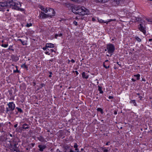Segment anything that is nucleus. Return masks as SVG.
Segmentation results:
<instances>
[{
	"instance_id": "64",
	"label": "nucleus",
	"mask_w": 152,
	"mask_h": 152,
	"mask_svg": "<svg viewBox=\"0 0 152 152\" xmlns=\"http://www.w3.org/2000/svg\"><path fill=\"white\" fill-rule=\"evenodd\" d=\"M1 42H2V43H3V42H4V41H3V40H2V41H1Z\"/></svg>"
},
{
	"instance_id": "61",
	"label": "nucleus",
	"mask_w": 152,
	"mask_h": 152,
	"mask_svg": "<svg viewBox=\"0 0 152 152\" xmlns=\"http://www.w3.org/2000/svg\"><path fill=\"white\" fill-rule=\"evenodd\" d=\"M107 61H108V60H106V61H105V62H107Z\"/></svg>"
},
{
	"instance_id": "54",
	"label": "nucleus",
	"mask_w": 152,
	"mask_h": 152,
	"mask_svg": "<svg viewBox=\"0 0 152 152\" xmlns=\"http://www.w3.org/2000/svg\"><path fill=\"white\" fill-rule=\"evenodd\" d=\"M50 50L52 52H53L54 51V50L52 49H50Z\"/></svg>"
},
{
	"instance_id": "14",
	"label": "nucleus",
	"mask_w": 152,
	"mask_h": 152,
	"mask_svg": "<svg viewBox=\"0 0 152 152\" xmlns=\"http://www.w3.org/2000/svg\"><path fill=\"white\" fill-rule=\"evenodd\" d=\"M78 145L76 143H75L74 146V147L75 148V151L77 152H79V150L77 148L78 147Z\"/></svg>"
},
{
	"instance_id": "36",
	"label": "nucleus",
	"mask_w": 152,
	"mask_h": 152,
	"mask_svg": "<svg viewBox=\"0 0 152 152\" xmlns=\"http://www.w3.org/2000/svg\"><path fill=\"white\" fill-rule=\"evenodd\" d=\"M113 20H112V19H110V20H108V21H107V23H107H107H108V22H111V21H113Z\"/></svg>"
},
{
	"instance_id": "12",
	"label": "nucleus",
	"mask_w": 152,
	"mask_h": 152,
	"mask_svg": "<svg viewBox=\"0 0 152 152\" xmlns=\"http://www.w3.org/2000/svg\"><path fill=\"white\" fill-rule=\"evenodd\" d=\"M54 47V45L52 43H47L46 44V47L53 48Z\"/></svg>"
},
{
	"instance_id": "23",
	"label": "nucleus",
	"mask_w": 152,
	"mask_h": 152,
	"mask_svg": "<svg viewBox=\"0 0 152 152\" xmlns=\"http://www.w3.org/2000/svg\"><path fill=\"white\" fill-rule=\"evenodd\" d=\"M16 108L18 110V112H20V113H22L23 112V111H22V110L21 108H18V107H17Z\"/></svg>"
},
{
	"instance_id": "60",
	"label": "nucleus",
	"mask_w": 152,
	"mask_h": 152,
	"mask_svg": "<svg viewBox=\"0 0 152 152\" xmlns=\"http://www.w3.org/2000/svg\"><path fill=\"white\" fill-rule=\"evenodd\" d=\"M81 151H83V148H82L81 149Z\"/></svg>"
},
{
	"instance_id": "26",
	"label": "nucleus",
	"mask_w": 152,
	"mask_h": 152,
	"mask_svg": "<svg viewBox=\"0 0 152 152\" xmlns=\"http://www.w3.org/2000/svg\"><path fill=\"white\" fill-rule=\"evenodd\" d=\"M135 39L139 42H140L141 40L138 37H136Z\"/></svg>"
},
{
	"instance_id": "18",
	"label": "nucleus",
	"mask_w": 152,
	"mask_h": 152,
	"mask_svg": "<svg viewBox=\"0 0 152 152\" xmlns=\"http://www.w3.org/2000/svg\"><path fill=\"white\" fill-rule=\"evenodd\" d=\"M98 21L100 23H106L107 21H105L104 20H102L101 19H98Z\"/></svg>"
},
{
	"instance_id": "47",
	"label": "nucleus",
	"mask_w": 152,
	"mask_h": 152,
	"mask_svg": "<svg viewBox=\"0 0 152 152\" xmlns=\"http://www.w3.org/2000/svg\"><path fill=\"white\" fill-rule=\"evenodd\" d=\"M132 80L133 82H135L136 81V80L133 78H132Z\"/></svg>"
},
{
	"instance_id": "63",
	"label": "nucleus",
	"mask_w": 152,
	"mask_h": 152,
	"mask_svg": "<svg viewBox=\"0 0 152 152\" xmlns=\"http://www.w3.org/2000/svg\"><path fill=\"white\" fill-rule=\"evenodd\" d=\"M7 11H9V9H7Z\"/></svg>"
},
{
	"instance_id": "3",
	"label": "nucleus",
	"mask_w": 152,
	"mask_h": 152,
	"mask_svg": "<svg viewBox=\"0 0 152 152\" xmlns=\"http://www.w3.org/2000/svg\"><path fill=\"white\" fill-rule=\"evenodd\" d=\"M72 11L75 13L82 16L87 14L88 12V10L84 7H77L76 9L73 10Z\"/></svg>"
},
{
	"instance_id": "43",
	"label": "nucleus",
	"mask_w": 152,
	"mask_h": 152,
	"mask_svg": "<svg viewBox=\"0 0 152 152\" xmlns=\"http://www.w3.org/2000/svg\"><path fill=\"white\" fill-rule=\"evenodd\" d=\"M18 126V124H15L14 126V127L15 128H16Z\"/></svg>"
},
{
	"instance_id": "49",
	"label": "nucleus",
	"mask_w": 152,
	"mask_h": 152,
	"mask_svg": "<svg viewBox=\"0 0 152 152\" xmlns=\"http://www.w3.org/2000/svg\"><path fill=\"white\" fill-rule=\"evenodd\" d=\"M114 114L115 115H116L117 114V112L116 111H115L114 112Z\"/></svg>"
},
{
	"instance_id": "42",
	"label": "nucleus",
	"mask_w": 152,
	"mask_h": 152,
	"mask_svg": "<svg viewBox=\"0 0 152 152\" xmlns=\"http://www.w3.org/2000/svg\"><path fill=\"white\" fill-rule=\"evenodd\" d=\"M7 1H18L17 0H7Z\"/></svg>"
},
{
	"instance_id": "31",
	"label": "nucleus",
	"mask_w": 152,
	"mask_h": 152,
	"mask_svg": "<svg viewBox=\"0 0 152 152\" xmlns=\"http://www.w3.org/2000/svg\"><path fill=\"white\" fill-rule=\"evenodd\" d=\"M45 53L46 54H47L48 55H50V53L49 52V51H47V50H46V51L45 52Z\"/></svg>"
},
{
	"instance_id": "30",
	"label": "nucleus",
	"mask_w": 152,
	"mask_h": 152,
	"mask_svg": "<svg viewBox=\"0 0 152 152\" xmlns=\"http://www.w3.org/2000/svg\"><path fill=\"white\" fill-rule=\"evenodd\" d=\"M4 140V137L2 136H0V141H3Z\"/></svg>"
},
{
	"instance_id": "17",
	"label": "nucleus",
	"mask_w": 152,
	"mask_h": 152,
	"mask_svg": "<svg viewBox=\"0 0 152 152\" xmlns=\"http://www.w3.org/2000/svg\"><path fill=\"white\" fill-rule=\"evenodd\" d=\"M62 34L61 33H60L58 34H56L55 35V37L57 39L58 37H61L62 36Z\"/></svg>"
},
{
	"instance_id": "52",
	"label": "nucleus",
	"mask_w": 152,
	"mask_h": 152,
	"mask_svg": "<svg viewBox=\"0 0 152 152\" xmlns=\"http://www.w3.org/2000/svg\"><path fill=\"white\" fill-rule=\"evenodd\" d=\"M95 20V19L94 18H92V20L93 21H94Z\"/></svg>"
},
{
	"instance_id": "5",
	"label": "nucleus",
	"mask_w": 152,
	"mask_h": 152,
	"mask_svg": "<svg viewBox=\"0 0 152 152\" xmlns=\"http://www.w3.org/2000/svg\"><path fill=\"white\" fill-rule=\"evenodd\" d=\"M106 48L108 50V52L111 55L113 53L115 50V47L113 44H109L106 46Z\"/></svg>"
},
{
	"instance_id": "38",
	"label": "nucleus",
	"mask_w": 152,
	"mask_h": 152,
	"mask_svg": "<svg viewBox=\"0 0 152 152\" xmlns=\"http://www.w3.org/2000/svg\"><path fill=\"white\" fill-rule=\"evenodd\" d=\"M14 72H19V71L17 69V70H14Z\"/></svg>"
},
{
	"instance_id": "29",
	"label": "nucleus",
	"mask_w": 152,
	"mask_h": 152,
	"mask_svg": "<svg viewBox=\"0 0 152 152\" xmlns=\"http://www.w3.org/2000/svg\"><path fill=\"white\" fill-rule=\"evenodd\" d=\"M99 0V1H100L101 2H104V3H105L106 2H107L108 1V0Z\"/></svg>"
},
{
	"instance_id": "57",
	"label": "nucleus",
	"mask_w": 152,
	"mask_h": 152,
	"mask_svg": "<svg viewBox=\"0 0 152 152\" xmlns=\"http://www.w3.org/2000/svg\"><path fill=\"white\" fill-rule=\"evenodd\" d=\"M137 95L138 96H140V94H139V93H137Z\"/></svg>"
},
{
	"instance_id": "21",
	"label": "nucleus",
	"mask_w": 152,
	"mask_h": 152,
	"mask_svg": "<svg viewBox=\"0 0 152 152\" xmlns=\"http://www.w3.org/2000/svg\"><path fill=\"white\" fill-rule=\"evenodd\" d=\"M21 67L24 68L26 69L27 70L28 69V67L25 64H23L21 66Z\"/></svg>"
},
{
	"instance_id": "8",
	"label": "nucleus",
	"mask_w": 152,
	"mask_h": 152,
	"mask_svg": "<svg viewBox=\"0 0 152 152\" xmlns=\"http://www.w3.org/2000/svg\"><path fill=\"white\" fill-rule=\"evenodd\" d=\"M17 144H14L13 145H11L10 149L13 151H16L17 152L18 148L17 147Z\"/></svg>"
},
{
	"instance_id": "50",
	"label": "nucleus",
	"mask_w": 152,
	"mask_h": 152,
	"mask_svg": "<svg viewBox=\"0 0 152 152\" xmlns=\"http://www.w3.org/2000/svg\"><path fill=\"white\" fill-rule=\"evenodd\" d=\"M44 85V84L43 83H42L41 84V86L42 87Z\"/></svg>"
},
{
	"instance_id": "37",
	"label": "nucleus",
	"mask_w": 152,
	"mask_h": 152,
	"mask_svg": "<svg viewBox=\"0 0 152 152\" xmlns=\"http://www.w3.org/2000/svg\"><path fill=\"white\" fill-rule=\"evenodd\" d=\"M109 99H112L113 98V97L112 96H109L108 97Z\"/></svg>"
},
{
	"instance_id": "2",
	"label": "nucleus",
	"mask_w": 152,
	"mask_h": 152,
	"mask_svg": "<svg viewBox=\"0 0 152 152\" xmlns=\"http://www.w3.org/2000/svg\"><path fill=\"white\" fill-rule=\"evenodd\" d=\"M144 20H142L141 21V23H140L138 26V28L139 30L143 32V33L145 34L146 33L145 30V20H146L147 22H152V19L150 18H145Z\"/></svg>"
},
{
	"instance_id": "46",
	"label": "nucleus",
	"mask_w": 152,
	"mask_h": 152,
	"mask_svg": "<svg viewBox=\"0 0 152 152\" xmlns=\"http://www.w3.org/2000/svg\"><path fill=\"white\" fill-rule=\"evenodd\" d=\"M110 143V142H107L106 143V145H109V143Z\"/></svg>"
},
{
	"instance_id": "7",
	"label": "nucleus",
	"mask_w": 152,
	"mask_h": 152,
	"mask_svg": "<svg viewBox=\"0 0 152 152\" xmlns=\"http://www.w3.org/2000/svg\"><path fill=\"white\" fill-rule=\"evenodd\" d=\"M8 4L7 3V0L4 2H0V8L1 9L3 8L6 7H8Z\"/></svg>"
},
{
	"instance_id": "1",
	"label": "nucleus",
	"mask_w": 152,
	"mask_h": 152,
	"mask_svg": "<svg viewBox=\"0 0 152 152\" xmlns=\"http://www.w3.org/2000/svg\"><path fill=\"white\" fill-rule=\"evenodd\" d=\"M8 6L12 9L18 10H20L23 11L24 10L23 9L20 8L21 6L20 3L18 1H7Z\"/></svg>"
},
{
	"instance_id": "25",
	"label": "nucleus",
	"mask_w": 152,
	"mask_h": 152,
	"mask_svg": "<svg viewBox=\"0 0 152 152\" xmlns=\"http://www.w3.org/2000/svg\"><path fill=\"white\" fill-rule=\"evenodd\" d=\"M97 110L98 111H100L102 113L103 112V110H102L100 108H98L97 109Z\"/></svg>"
},
{
	"instance_id": "48",
	"label": "nucleus",
	"mask_w": 152,
	"mask_h": 152,
	"mask_svg": "<svg viewBox=\"0 0 152 152\" xmlns=\"http://www.w3.org/2000/svg\"><path fill=\"white\" fill-rule=\"evenodd\" d=\"M136 20L137 21H139L140 20V18H136Z\"/></svg>"
},
{
	"instance_id": "62",
	"label": "nucleus",
	"mask_w": 152,
	"mask_h": 152,
	"mask_svg": "<svg viewBox=\"0 0 152 152\" xmlns=\"http://www.w3.org/2000/svg\"><path fill=\"white\" fill-rule=\"evenodd\" d=\"M10 46L9 48L8 49L9 50H10Z\"/></svg>"
},
{
	"instance_id": "44",
	"label": "nucleus",
	"mask_w": 152,
	"mask_h": 152,
	"mask_svg": "<svg viewBox=\"0 0 152 152\" xmlns=\"http://www.w3.org/2000/svg\"><path fill=\"white\" fill-rule=\"evenodd\" d=\"M75 72L76 73V75H78L79 74V73H78V72L77 71H75Z\"/></svg>"
},
{
	"instance_id": "34",
	"label": "nucleus",
	"mask_w": 152,
	"mask_h": 152,
	"mask_svg": "<svg viewBox=\"0 0 152 152\" xmlns=\"http://www.w3.org/2000/svg\"><path fill=\"white\" fill-rule=\"evenodd\" d=\"M73 23L75 25V26H77V23L76 21H74L73 22Z\"/></svg>"
},
{
	"instance_id": "19",
	"label": "nucleus",
	"mask_w": 152,
	"mask_h": 152,
	"mask_svg": "<svg viewBox=\"0 0 152 152\" xmlns=\"http://www.w3.org/2000/svg\"><path fill=\"white\" fill-rule=\"evenodd\" d=\"M17 41H20L21 42L22 44L23 45H26V43H25V42L24 41H23L22 40H21V39H17Z\"/></svg>"
},
{
	"instance_id": "35",
	"label": "nucleus",
	"mask_w": 152,
	"mask_h": 152,
	"mask_svg": "<svg viewBox=\"0 0 152 152\" xmlns=\"http://www.w3.org/2000/svg\"><path fill=\"white\" fill-rule=\"evenodd\" d=\"M47 48H48V47H46V45L45 47H43L42 48V49H43V50H45L47 49Z\"/></svg>"
},
{
	"instance_id": "24",
	"label": "nucleus",
	"mask_w": 152,
	"mask_h": 152,
	"mask_svg": "<svg viewBox=\"0 0 152 152\" xmlns=\"http://www.w3.org/2000/svg\"><path fill=\"white\" fill-rule=\"evenodd\" d=\"M8 44H2L1 45V46L2 47H4V48H7V47H8Z\"/></svg>"
},
{
	"instance_id": "32",
	"label": "nucleus",
	"mask_w": 152,
	"mask_h": 152,
	"mask_svg": "<svg viewBox=\"0 0 152 152\" xmlns=\"http://www.w3.org/2000/svg\"><path fill=\"white\" fill-rule=\"evenodd\" d=\"M49 74H50V75H49V77H52L51 75L52 74V73L51 72H49Z\"/></svg>"
},
{
	"instance_id": "55",
	"label": "nucleus",
	"mask_w": 152,
	"mask_h": 152,
	"mask_svg": "<svg viewBox=\"0 0 152 152\" xmlns=\"http://www.w3.org/2000/svg\"><path fill=\"white\" fill-rule=\"evenodd\" d=\"M74 152V151L72 150V149H70V152Z\"/></svg>"
},
{
	"instance_id": "9",
	"label": "nucleus",
	"mask_w": 152,
	"mask_h": 152,
	"mask_svg": "<svg viewBox=\"0 0 152 152\" xmlns=\"http://www.w3.org/2000/svg\"><path fill=\"white\" fill-rule=\"evenodd\" d=\"M38 147L39 148V151H42L43 150L46 148V146L44 145H39L38 146Z\"/></svg>"
},
{
	"instance_id": "56",
	"label": "nucleus",
	"mask_w": 152,
	"mask_h": 152,
	"mask_svg": "<svg viewBox=\"0 0 152 152\" xmlns=\"http://www.w3.org/2000/svg\"><path fill=\"white\" fill-rule=\"evenodd\" d=\"M104 51H108V50H107V48H106V49H105Z\"/></svg>"
},
{
	"instance_id": "10",
	"label": "nucleus",
	"mask_w": 152,
	"mask_h": 152,
	"mask_svg": "<svg viewBox=\"0 0 152 152\" xmlns=\"http://www.w3.org/2000/svg\"><path fill=\"white\" fill-rule=\"evenodd\" d=\"M121 0H113L112 2L113 5L114 6L118 5L120 3Z\"/></svg>"
},
{
	"instance_id": "41",
	"label": "nucleus",
	"mask_w": 152,
	"mask_h": 152,
	"mask_svg": "<svg viewBox=\"0 0 152 152\" xmlns=\"http://www.w3.org/2000/svg\"><path fill=\"white\" fill-rule=\"evenodd\" d=\"M142 96H139V98L141 100L142 99Z\"/></svg>"
},
{
	"instance_id": "4",
	"label": "nucleus",
	"mask_w": 152,
	"mask_h": 152,
	"mask_svg": "<svg viewBox=\"0 0 152 152\" xmlns=\"http://www.w3.org/2000/svg\"><path fill=\"white\" fill-rule=\"evenodd\" d=\"M8 107L6 108V113H8L9 112L12 111L15 107V104L13 102H10L7 104Z\"/></svg>"
},
{
	"instance_id": "27",
	"label": "nucleus",
	"mask_w": 152,
	"mask_h": 152,
	"mask_svg": "<svg viewBox=\"0 0 152 152\" xmlns=\"http://www.w3.org/2000/svg\"><path fill=\"white\" fill-rule=\"evenodd\" d=\"M42 10L43 11L45 12L46 13V11H47L48 10H47V9L46 8H43V7H42Z\"/></svg>"
},
{
	"instance_id": "58",
	"label": "nucleus",
	"mask_w": 152,
	"mask_h": 152,
	"mask_svg": "<svg viewBox=\"0 0 152 152\" xmlns=\"http://www.w3.org/2000/svg\"><path fill=\"white\" fill-rule=\"evenodd\" d=\"M10 136L11 137H12V135L11 134H10Z\"/></svg>"
},
{
	"instance_id": "20",
	"label": "nucleus",
	"mask_w": 152,
	"mask_h": 152,
	"mask_svg": "<svg viewBox=\"0 0 152 152\" xmlns=\"http://www.w3.org/2000/svg\"><path fill=\"white\" fill-rule=\"evenodd\" d=\"M130 102L133 104L135 106H137V104L135 102V100H131Z\"/></svg>"
},
{
	"instance_id": "45",
	"label": "nucleus",
	"mask_w": 152,
	"mask_h": 152,
	"mask_svg": "<svg viewBox=\"0 0 152 152\" xmlns=\"http://www.w3.org/2000/svg\"><path fill=\"white\" fill-rule=\"evenodd\" d=\"M56 152H62L61 151H60V150L58 149L56 150Z\"/></svg>"
},
{
	"instance_id": "53",
	"label": "nucleus",
	"mask_w": 152,
	"mask_h": 152,
	"mask_svg": "<svg viewBox=\"0 0 152 152\" xmlns=\"http://www.w3.org/2000/svg\"><path fill=\"white\" fill-rule=\"evenodd\" d=\"M142 81H145V79H143V78H142Z\"/></svg>"
},
{
	"instance_id": "6",
	"label": "nucleus",
	"mask_w": 152,
	"mask_h": 152,
	"mask_svg": "<svg viewBox=\"0 0 152 152\" xmlns=\"http://www.w3.org/2000/svg\"><path fill=\"white\" fill-rule=\"evenodd\" d=\"M46 13H47V15L48 17L51 18L52 16L55 15V12L53 9L50 8L46 11Z\"/></svg>"
},
{
	"instance_id": "28",
	"label": "nucleus",
	"mask_w": 152,
	"mask_h": 152,
	"mask_svg": "<svg viewBox=\"0 0 152 152\" xmlns=\"http://www.w3.org/2000/svg\"><path fill=\"white\" fill-rule=\"evenodd\" d=\"M32 23H28L26 25V26L27 27H29L30 26H32Z\"/></svg>"
},
{
	"instance_id": "59",
	"label": "nucleus",
	"mask_w": 152,
	"mask_h": 152,
	"mask_svg": "<svg viewBox=\"0 0 152 152\" xmlns=\"http://www.w3.org/2000/svg\"><path fill=\"white\" fill-rule=\"evenodd\" d=\"M117 64H118V65H119L120 66H121V65H120L119 64V63H118V62H117Z\"/></svg>"
},
{
	"instance_id": "11",
	"label": "nucleus",
	"mask_w": 152,
	"mask_h": 152,
	"mask_svg": "<svg viewBox=\"0 0 152 152\" xmlns=\"http://www.w3.org/2000/svg\"><path fill=\"white\" fill-rule=\"evenodd\" d=\"M40 17H42V18H48V16L47 15V13L45 14L43 12H41L40 15Z\"/></svg>"
},
{
	"instance_id": "40",
	"label": "nucleus",
	"mask_w": 152,
	"mask_h": 152,
	"mask_svg": "<svg viewBox=\"0 0 152 152\" xmlns=\"http://www.w3.org/2000/svg\"><path fill=\"white\" fill-rule=\"evenodd\" d=\"M71 61V62H72V63H74L75 62V60L73 59H72Z\"/></svg>"
},
{
	"instance_id": "39",
	"label": "nucleus",
	"mask_w": 152,
	"mask_h": 152,
	"mask_svg": "<svg viewBox=\"0 0 152 152\" xmlns=\"http://www.w3.org/2000/svg\"><path fill=\"white\" fill-rule=\"evenodd\" d=\"M108 150L107 149H104V150L103 151L104 152H108Z\"/></svg>"
},
{
	"instance_id": "15",
	"label": "nucleus",
	"mask_w": 152,
	"mask_h": 152,
	"mask_svg": "<svg viewBox=\"0 0 152 152\" xmlns=\"http://www.w3.org/2000/svg\"><path fill=\"white\" fill-rule=\"evenodd\" d=\"M28 124H23L22 126L23 128L26 129L29 128V127L28 126Z\"/></svg>"
},
{
	"instance_id": "13",
	"label": "nucleus",
	"mask_w": 152,
	"mask_h": 152,
	"mask_svg": "<svg viewBox=\"0 0 152 152\" xmlns=\"http://www.w3.org/2000/svg\"><path fill=\"white\" fill-rule=\"evenodd\" d=\"M82 77L83 78L87 79L88 77V76L86 74L85 72H83L82 73Z\"/></svg>"
},
{
	"instance_id": "51",
	"label": "nucleus",
	"mask_w": 152,
	"mask_h": 152,
	"mask_svg": "<svg viewBox=\"0 0 152 152\" xmlns=\"http://www.w3.org/2000/svg\"><path fill=\"white\" fill-rule=\"evenodd\" d=\"M152 41V39H149V41L150 42H151Z\"/></svg>"
},
{
	"instance_id": "22",
	"label": "nucleus",
	"mask_w": 152,
	"mask_h": 152,
	"mask_svg": "<svg viewBox=\"0 0 152 152\" xmlns=\"http://www.w3.org/2000/svg\"><path fill=\"white\" fill-rule=\"evenodd\" d=\"M134 77H137V80H139L140 79V74H137V75H134Z\"/></svg>"
},
{
	"instance_id": "33",
	"label": "nucleus",
	"mask_w": 152,
	"mask_h": 152,
	"mask_svg": "<svg viewBox=\"0 0 152 152\" xmlns=\"http://www.w3.org/2000/svg\"><path fill=\"white\" fill-rule=\"evenodd\" d=\"M104 67H105L106 69H108L109 67V66H107L106 65H105L104 64Z\"/></svg>"
},
{
	"instance_id": "16",
	"label": "nucleus",
	"mask_w": 152,
	"mask_h": 152,
	"mask_svg": "<svg viewBox=\"0 0 152 152\" xmlns=\"http://www.w3.org/2000/svg\"><path fill=\"white\" fill-rule=\"evenodd\" d=\"M102 88L101 86H98V90L100 94H103V91L102 90Z\"/></svg>"
}]
</instances>
